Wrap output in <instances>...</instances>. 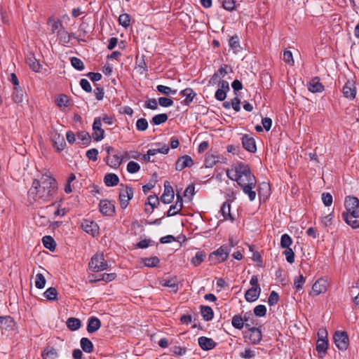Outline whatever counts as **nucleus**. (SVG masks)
<instances>
[{
    "instance_id": "obj_41",
    "label": "nucleus",
    "mask_w": 359,
    "mask_h": 359,
    "mask_svg": "<svg viewBox=\"0 0 359 359\" xmlns=\"http://www.w3.org/2000/svg\"><path fill=\"white\" fill-rule=\"evenodd\" d=\"M231 324L233 327L241 330L244 327V319L240 315H235L232 318Z\"/></svg>"
},
{
    "instance_id": "obj_16",
    "label": "nucleus",
    "mask_w": 359,
    "mask_h": 359,
    "mask_svg": "<svg viewBox=\"0 0 359 359\" xmlns=\"http://www.w3.org/2000/svg\"><path fill=\"white\" fill-rule=\"evenodd\" d=\"M51 141L58 151H62L65 146L66 142L64 137L57 132H53L51 133Z\"/></svg>"
},
{
    "instance_id": "obj_44",
    "label": "nucleus",
    "mask_w": 359,
    "mask_h": 359,
    "mask_svg": "<svg viewBox=\"0 0 359 359\" xmlns=\"http://www.w3.org/2000/svg\"><path fill=\"white\" fill-rule=\"evenodd\" d=\"M183 208V204L175 203L170 206L168 211L167 212V217L174 216L181 211Z\"/></svg>"
},
{
    "instance_id": "obj_57",
    "label": "nucleus",
    "mask_w": 359,
    "mask_h": 359,
    "mask_svg": "<svg viewBox=\"0 0 359 359\" xmlns=\"http://www.w3.org/2000/svg\"><path fill=\"white\" fill-rule=\"evenodd\" d=\"M254 313L256 316L263 317L266 313V308L264 305H257L254 309Z\"/></svg>"
},
{
    "instance_id": "obj_37",
    "label": "nucleus",
    "mask_w": 359,
    "mask_h": 359,
    "mask_svg": "<svg viewBox=\"0 0 359 359\" xmlns=\"http://www.w3.org/2000/svg\"><path fill=\"white\" fill-rule=\"evenodd\" d=\"M229 44L230 48L232 49L235 53L241 50L240 41L237 35H234L230 38Z\"/></svg>"
},
{
    "instance_id": "obj_23",
    "label": "nucleus",
    "mask_w": 359,
    "mask_h": 359,
    "mask_svg": "<svg viewBox=\"0 0 359 359\" xmlns=\"http://www.w3.org/2000/svg\"><path fill=\"white\" fill-rule=\"evenodd\" d=\"M15 325V321L10 316H0V330L12 329Z\"/></svg>"
},
{
    "instance_id": "obj_48",
    "label": "nucleus",
    "mask_w": 359,
    "mask_h": 359,
    "mask_svg": "<svg viewBox=\"0 0 359 359\" xmlns=\"http://www.w3.org/2000/svg\"><path fill=\"white\" fill-rule=\"evenodd\" d=\"M118 22L119 24L127 28L130 25V15L127 13H123L119 15L118 17Z\"/></svg>"
},
{
    "instance_id": "obj_10",
    "label": "nucleus",
    "mask_w": 359,
    "mask_h": 359,
    "mask_svg": "<svg viewBox=\"0 0 359 359\" xmlns=\"http://www.w3.org/2000/svg\"><path fill=\"white\" fill-rule=\"evenodd\" d=\"M174 191L170 182L165 181L164 183V191L161 197V201L165 204L170 203L174 199Z\"/></svg>"
},
{
    "instance_id": "obj_29",
    "label": "nucleus",
    "mask_w": 359,
    "mask_h": 359,
    "mask_svg": "<svg viewBox=\"0 0 359 359\" xmlns=\"http://www.w3.org/2000/svg\"><path fill=\"white\" fill-rule=\"evenodd\" d=\"M80 344L82 350L87 353H90L94 350L93 344L88 338H81Z\"/></svg>"
},
{
    "instance_id": "obj_28",
    "label": "nucleus",
    "mask_w": 359,
    "mask_h": 359,
    "mask_svg": "<svg viewBox=\"0 0 359 359\" xmlns=\"http://www.w3.org/2000/svg\"><path fill=\"white\" fill-rule=\"evenodd\" d=\"M122 161L123 158L117 154H114L111 156H108L107 158V165L115 169L119 167Z\"/></svg>"
},
{
    "instance_id": "obj_17",
    "label": "nucleus",
    "mask_w": 359,
    "mask_h": 359,
    "mask_svg": "<svg viewBox=\"0 0 359 359\" xmlns=\"http://www.w3.org/2000/svg\"><path fill=\"white\" fill-rule=\"evenodd\" d=\"M242 144L244 149L251 153H255L257 150L255 139L248 135L243 136Z\"/></svg>"
},
{
    "instance_id": "obj_64",
    "label": "nucleus",
    "mask_w": 359,
    "mask_h": 359,
    "mask_svg": "<svg viewBox=\"0 0 359 359\" xmlns=\"http://www.w3.org/2000/svg\"><path fill=\"white\" fill-rule=\"evenodd\" d=\"M80 86L82 88V89L87 93H90L92 91V88H91L90 83L86 79H81Z\"/></svg>"
},
{
    "instance_id": "obj_12",
    "label": "nucleus",
    "mask_w": 359,
    "mask_h": 359,
    "mask_svg": "<svg viewBox=\"0 0 359 359\" xmlns=\"http://www.w3.org/2000/svg\"><path fill=\"white\" fill-rule=\"evenodd\" d=\"M99 206L100 212L104 215L111 216L115 212L114 203L108 200L100 201Z\"/></svg>"
},
{
    "instance_id": "obj_63",
    "label": "nucleus",
    "mask_w": 359,
    "mask_h": 359,
    "mask_svg": "<svg viewBox=\"0 0 359 359\" xmlns=\"http://www.w3.org/2000/svg\"><path fill=\"white\" fill-rule=\"evenodd\" d=\"M322 201L325 206H330L332 203V196L330 193H323L322 194Z\"/></svg>"
},
{
    "instance_id": "obj_32",
    "label": "nucleus",
    "mask_w": 359,
    "mask_h": 359,
    "mask_svg": "<svg viewBox=\"0 0 359 359\" xmlns=\"http://www.w3.org/2000/svg\"><path fill=\"white\" fill-rule=\"evenodd\" d=\"M231 205L228 202H224L221 207V212L224 217V220L230 219L231 221H233V217L231 215L230 212Z\"/></svg>"
},
{
    "instance_id": "obj_27",
    "label": "nucleus",
    "mask_w": 359,
    "mask_h": 359,
    "mask_svg": "<svg viewBox=\"0 0 359 359\" xmlns=\"http://www.w3.org/2000/svg\"><path fill=\"white\" fill-rule=\"evenodd\" d=\"M160 284L163 287H168L171 288L175 292H177L179 289L176 278L163 279L161 280Z\"/></svg>"
},
{
    "instance_id": "obj_43",
    "label": "nucleus",
    "mask_w": 359,
    "mask_h": 359,
    "mask_svg": "<svg viewBox=\"0 0 359 359\" xmlns=\"http://www.w3.org/2000/svg\"><path fill=\"white\" fill-rule=\"evenodd\" d=\"M306 279L302 274L297 276L294 279V286L297 292L303 289V285L305 283Z\"/></svg>"
},
{
    "instance_id": "obj_18",
    "label": "nucleus",
    "mask_w": 359,
    "mask_h": 359,
    "mask_svg": "<svg viewBox=\"0 0 359 359\" xmlns=\"http://www.w3.org/2000/svg\"><path fill=\"white\" fill-rule=\"evenodd\" d=\"M260 292V287H252L246 291L245 299L248 302H253L259 298Z\"/></svg>"
},
{
    "instance_id": "obj_4",
    "label": "nucleus",
    "mask_w": 359,
    "mask_h": 359,
    "mask_svg": "<svg viewBox=\"0 0 359 359\" xmlns=\"http://www.w3.org/2000/svg\"><path fill=\"white\" fill-rule=\"evenodd\" d=\"M231 248L227 245L220 246L217 250L213 251L209 255V261L210 264H217L222 263L227 259Z\"/></svg>"
},
{
    "instance_id": "obj_15",
    "label": "nucleus",
    "mask_w": 359,
    "mask_h": 359,
    "mask_svg": "<svg viewBox=\"0 0 359 359\" xmlns=\"http://www.w3.org/2000/svg\"><path fill=\"white\" fill-rule=\"evenodd\" d=\"M194 165V161L192 158L188 156L184 155L180 157L176 163H175V169L177 170L181 171L187 167H191Z\"/></svg>"
},
{
    "instance_id": "obj_33",
    "label": "nucleus",
    "mask_w": 359,
    "mask_h": 359,
    "mask_svg": "<svg viewBox=\"0 0 359 359\" xmlns=\"http://www.w3.org/2000/svg\"><path fill=\"white\" fill-rule=\"evenodd\" d=\"M57 34L60 38V40L65 43H67L70 41L72 37H74L73 34L68 33L64 27H62L57 32Z\"/></svg>"
},
{
    "instance_id": "obj_49",
    "label": "nucleus",
    "mask_w": 359,
    "mask_h": 359,
    "mask_svg": "<svg viewBox=\"0 0 359 359\" xmlns=\"http://www.w3.org/2000/svg\"><path fill=\"white\" fill-rule=\"evenodd\" d=\"M292 243V240L288 234L284 233L281 236L280 246L282 248H290Z\"/></svg>"
},
{
    "instance_id": "obj_40",
    "label": "nucleus",
    "mask_w": 359,
    "mask_h": 359,
    "mask_svg": "<svg viewBox=\"0 0 359 359\" xmlns=\"http://www.w3.org/2000/svg\"><path fill=\"white\" fill-rule=\"evenodd\" d=\"M205 257L206 255L205 252L203 251H198L192 258L191 263L196 266H199L204 261Z\"/></svg>"
},
{
    "instance_id": "obj_26",
    "label": "nucleus",
    "mask_w": 359,
    "mask_h": 359,
    "mask_svg": "<svg viewBox=\"0 0 359 359\" xmlns=\"http://www.w3.org/2000/svg\"><path fill=\"white\" fill-rule=\"evenodd\" d=\"M104 182L107 187H114L119 182V178L114 173H108L104 177Z\"/></svg>"
},
{
    "instance_id": "obj_14",
    "label": "nucleus",
    "mask_w": 359,
    "mask_h": 359,
    "mask_svg": "<svg viewBox=\"0 0 359 359\" xmlns=\"http://www.w3.org/2000/svg\"><path fill=\"white\" fill-rule=\"evenodd\" d=\"M342 93L345 97L349 100L354 99L356 95L355 83L352 81H348L343 87Z\"/></svg>"
},
{
    "instance_id": "obj_9",
    "label": "nucleus",
    "mask_w": 359,
    "mask_h": 359,
    "mask_svg": "<svg viewBox=\"0 0 359 359\" xmlns=\"http://www.w3.org/2000/svg\"><path fill=\"white\" fill-rule=\"evenodd\" d=\"M93 137L94 140L101 141L104 137V131L102 128V120L100 117H96L93 124Z\"/></svg>"
},
{
    "instance_id": "obj_50",
    "label": "nucleus",
    "mask_w": 359,
    "mask_h": 359,
    "mask_svg": "<svg viewBox=\"0 0 359 359\" xmlns=\"http://www.w3.org/2000/svg\"><path fill=\"white\" fill-rule=\"evenodd\" d=\"M157 204H159V199L156 195H150L145 203V205H149L151 206V212H153Z\"/></svg>"
},
{
    "instance_id": "obj_34",
    "label": "nucleus",
    "mask_w": 359,
    "mask_h": 359,
    "mask_svg": "<svg viewBox=\"0 0 359 359\" xmlns=\"http://www.w3.org/2000/svg\"><path fill=\"white\" fill-rule=\"evenodd\" d=\"M250 332H251L250 339L252 341L253 344H258L262 340V332L259 328L252 327L250 329Z\"/></svg>"
},
{
    "instance_id": "obj_47",
    "label": "nucleus",
    "mask_w": 359,
    "mask_h": 359,
    "mask_svg": "<svg viewBox=\"0 0 359 359\" xmlns=\"http://www.w3.org/2000/svg\"><path fill=\"white\" fill-rule=\"evenodd\" d=\"M116 277V273H103L100 275V278L98 279H90L91 283L103 280L105 282H111L113 280H114Z\"/></svg>"
},
{
    "instance_id": "obj_11",
    "label": "nucleus",
    "mask_w": 359,
    "mask_h": 359,
    "mask_svg": "<svg viewBox=\"0 0 359 359\" xmlns=\"http://www.w3.org/2000/svg\"><path fill=\"white\" fill-rule=\"evenodd\" d=\"M81 227L84 231L86 233L95 236L99 233V226L96 222L90 221V220H84L81 224Z\"/></svg>"
},
{
    "instance_id": "obj_6",
    "label": "nucleus",
    "mask_w": 359,
    "mask_h": 359,
    "mask_svg": "<svg viewBox=\"0 0 359 359\" xmlns=\"http://www.w3.org/2000/svg\"><path fill=\"white\" fill-rule=\"evenodd\" d=\"M133 197V189L130 186L121 185L119 192V202L121 208L126 209L128 205V202Z\"/></svg>"
},
{
    "instance_id": "obj_36",
    "label": "nucleus",
    "mask_w": 359,
    "mask_h": 359,
    "mask_svg": "<svg viewBox=\"0 0 359 359\" xmlns=\"http://www.w3.org/2000/svg\"><path fill=\"white\" fill-rule=\"evenodd\" d=\"M44 247L50 251H54L56 247L55 240L50 236H46L42 238Z\"/></svg>"
},
{
    "instance_id": "obj_7",
    "label": "nucleus",
    "mask_w": 359,
    "mask_h": 359,
    "mask_svg": "<svg viewBox=\"0 0 359 359\" xmlns=\"http://www.w3.org/2000/svg\"><path fill=\"white\" fill-rule=\"evenodd\" d=\"M333 339L336 346L339 350L345 351L348 348L349 339L348 334L345 331H336Z\"/></svg>"
},
{
    "instance_id": "obj_55",
    "label": "nucleus",
    "mask_w": 359,
    "mask_h": 359,
    "mask_svg": "<svg viewBox=\"0 0 359 359\" xmlns=\"http://www.w3.org/2000/svg\"><path fill=\"white\" fill-rule=\"evenodd\" d=\"M160 106L163 107H169L173 105V100L165 97H161L158 100Z\"/></svg>"
},
{
    "instance_id": "obj_61",
    "label": "nucleus",
    "mask_w": 359,
    "mask_h": 359,
    "mask_svg": "<svg viewBox=\"0 0 359 359\" xmlns=\"http://www.w3.org/2000/svg\"><path fill=\"white\" fill-rule=\"evenodd\" d=\"M283 60L290 66H292L294 65L293 56L291 51L285 50L284 52Z\"/></svg>"
},
{
    "instance_id": "obj_42",
    "label": "nucleus",
    "mask_w": 359,
    "mask_h": 359,
    "mask_svg": "<svg viewBox=\"0 0 359 359\" xmlns=\"http://www.w3.org/2000/svg\"><path fill=\"white\" fill-rule=\"evenodd\" d=\"M168 118V116L166 114H159L155 115L151 121V123L153 125H160L167 121Z\"/></svg>"
},
{
    "instance_id": "obj_25",
    "label": "nucleus",
    "mask_w": 359,
    "mask_h": 359,
    "mask_svg": "<svg viewBox=\"0 0 359 359\" xmlns=\"http://www.w3.org/2000/svg\"><path fill=\"white\" fill-rule=\"evenodd\" d=\"M327 348L328 341L326 339V337L319 338L316 342V351L320 355V357H323V355H321V353H323V355L326 353Z\"/></svg>"
},
{
    "instance_id": "obj_21",
    "label": "nucleus",
    "mask_w": 359,
    "mask_h": 359,
    "mask_svg": "<svg viewBox=\"0 0 359 359\" xmlns=\"http://www.w3.org/2000/svg\"><path fill=\"white\" fill-rule=\"evenodd\" d=\"M26 62L29 67L35 72H39L41 68V65L39 61L36 59L33 53H29L26 57Z\"/></svg>"
},
{
    "instance_id": "obj_52",
    "label": "nucleus",
    "mask_w": 359,
    "mask_h": 359,
    "mask_svg": "<svg viewBox=\"0 0 359 359\" xmlns=\"http://www.w3.org/2000/svg\"><path fill=\"white\" fill-rule=\"evenodd\" d=\"M46 279L42 273H37L35 277V286L39 289L45 287Z\"/></svg>"
},
{
    "instance_id": "obj_5",
    "label": "nucleus",
    "mask_w": 359,
    "mask_h": 359,
    "mask_svg": "<svg viewBox=\"0 0 359 359\" xmlns=\"http://www.w3.org/2000/svg\"><path fill=\"white\" fill-rule=\"evenodd\" d=\"M88 266L89 269L94 272L102 271L108 268V264L105 261L103 254H95L93 255Z\"/></svg>"
},
{
    "instance_id": "obj_13",
    "label": "nucleus",
    "mask_w": 359,
    "mask_h": 359,
    "mask_svg": "<svg viewBox=\"0 0 359 359\" xmlns=\"http://www.w3.org/2000/svg\"><path fill=\"white\" fill-rule=\"evenodd\" d=\"M256 184L257 181L255 177H250L248 185H245L244 187H241L243 191L248 196L249 200L250 201H253L256 197V192L253 191Z\"/></svg>"
},
{
    "instance_id": "obj_62",
    "label": "nucleus",
    "mask_w": 359,
    "mask_h": 359,
    "mask_svg": "<svg viewBox=\"0 0 359 359\" xmlns=\"http://www.w3.org/2000/svg\"><path fill=\"white\" fill-rule=\"evenodd\" d=\"M98 155V150L97 149H90L86 152V157L93 161H97Z\"/></svg>"
},
{
    "instance_id": "obj_19",
    "label": "nucleus",
    "mask_w": 359,
    "mask_h": 359,
    "mask_svg": "<svg viewBox=\"0 0 359 359\" xmlns=\"http://www.w3.org/2000/svg\"><path fill=\"white\" fill-rule=\"evenodd\" d=\"M198 341L200 347L204 351L211 350L217 345L212 339L206 337H201Z\"/></svg>"
},
{
    "instance_id": "obj_59",
    "label": "nucleus",
    "mask_w": 359,
    "mask_h": 359,
    "mask_svg": "<svg viewBox=\"0 0 359 359\" xmlns=\"http://www.w3.org/2000/svg\"><path fill=\"white\" fill-rule=\"evenodd\" d=\"M283 254L285 255V259L288 263H290V264L294 263V253L290 248H285V250L283 252Z\"/></svg>"
},
{
    "instance_id": "obj_56",
    "label": "nucleus",
    "mask_w": 359,
    "mask_h": 359,
    "mask_svg": "<svg viewBox=\"0 0 359 359\" xmlns=\"http://www.w3.org/2000/svg\"><path fill=\"white\" fill-rule=\"evenodd\" d=\"M136 128L140 131H144L148 128V122L144 118H139L136 122Z\"/></svg>"
},
{
    "instance_id": "obj_20",
    "label": "nucleus",
    "mask_w": 359,
    "mask_h": 359,
    "mask_svg": "<svg viewBox=\"0 0 359 359\" xmlns=\"http://www.w3.org/2000/svg\"><path fill=\"white\" fill-rule=\"evenodd\" d=\"M308 89L311 93H321L324 90V86L320 82L319 78L315 77L309 82Z\"/></svg>"
},
{
    "instance_id": "obj_46",
    "label": "nucleus",
    "mask_w": 359,
    "mask_h": 359,
    "mask_svg": "<svg viewBox=\"0 0 359 359\" xmlns=\"http://www.w3.org/2000/svg\"><path fill=\"white\" fill-rule=\"evenodd\" d=\"M43 295L48 300H56L57 291L55 287H50L45 291Z\"/></svg>"
},
{
    "instance_id": "obj_54",
    "label": "nucleus",
    "mask_w": 359,
    "mask_h": 359,
    "mask_svg": "<svg viewBox=\"0 0 359 359\" xmlns=\"http://www.w3.org/2000/svg\"><path fill=\"white\" fill-rule=\"evenodd\" d=\"M77 137L83 144H88L90 142V136L88 133L86 131H81L77 133Z\"/></svg>"
},
{
    "instance_id": "obj_3",
    "label": "nucleus",
    "mask_w": 359,
    "mask_h": 359,
    "mask_svg": "<svg viewBox=\"0 0 359 359\" xmlns=\"http://www.w3.org/2000/svg\"><path fill=\"white\" fill-rule=\"evenodd\" d=\"M226 175L230 180L236 181L241 187L248 185L250 177H255L251 173L249 166L243 163L236 165L230 170H227Z\"/></svg>"
},
{
    "instance_id": "obj_1",
    "label": "nucleus",
    "mask_w": 359,
    "mask_h": 359,
    "mask_svg": "<svg viewBox=\"0 0 359 359\" xmlns=\"http://www.w3.org/2000/svg\"><path fill=\"white\" fill-rule=\"evenodd\" d=\"M57 191V184L50 172L43 174L39 180H34L28 190L27 198L30 203L50 202Z\"/></svg>"
},
{
    "instance_id": "obj_31",
    "label": "nucleus",
    "mask_w": 359,
    "mask_h": 359,
    "mask_svg": "<svg viewBox=\"0 0 359 359\" xmlns=\"http://www.w3.org/2000/svg\"><path fill=\"white\" fill-rule=\"evenodd\" d=\"M43 359H56L58 357L57 351L53 347H48L41 353Z\"/></svg>"
},
{
    "instance_id": "obj_51",
    "label": "nucleus",
    "mask_w": 359,
    "mask_h": 359,
    "mask_svg": "<svg viewBox=\"0 0 359 359\" xmlns=\"http://www.w3.org/2000/svg\"><path fill=\"white\" fill-rule=\"evenodd\" d=\"M71 64L74 68L79 71L84 69L85 66L83 61L76 57H72L71 58Z\"/></svg>"
},
{
    "instance_id": "obj_8",
    "label": "nucleus",
    "mask_w": 359,
    "mask_h": 359,
    "mask_svg": "<svg viewBox=\"0 0 359 359\" xmlns=\"http://www.w3.org/2000/svg\"><path fill=\"white\" fill-rule=\"evenodd\" d=\"M327 280L324 278H318L312 286V292L310 294L314 296L326 292L327 290Z\"/></svg>"
},
{
    "instance_id": "obj_45",
    "label": "nucleus",
    "mask_w": 359,
    "mask_h": 359,
    "mask_svg": "<svg viewBox=\"0 0 359 359\" xmlns=\"http://www.w3.org/2000/svg\"><path fill=\"white\" fill-rule=\"evenodd\" d=\"M156 90L158 92L165 95H174L177 93V90H173L171 88L163 85H158L156 86Z\"/></svg>"
},
{
    "instance_id": "obj_53",
    "label": "nucleus",
    "mask_w": 359,
    "mask_h": 359,
    "mask_svg": "<svg viewBox=\"0 0 359 359\" xmlns=\"http://www.w3.org/2000/svg\"><path fill=\"white\" fill-rule=\"evenodd\" d=\"M222 7L228 11H233L236 8V2L234 0H224Z\"/></svg>"
},
{
    "instance_id": "obj_22",
    "label": "nucleus",
    "mask_w": 359,
    "mask_h": 359,
    "mask_svg": "<svg viewBox=\"0 0 359 359\" xmlns=\"http://www.w3.org/2000/svg\"><path fill=\"white\" fill-rule=\"evenodd\" d=\"M101 327L100 320L96 317H90L88 318L87 331L89 333H93L97 331Z\"/></svg>"
},
{
    "instance_id": "obj_24",
    "label": "nucleus",
    "mask_w": 359,
    "mask_h": 359,
    "mask_svg": "<svg viewBox=\"0 0 359 359\" xmlns=\"http://www.w3.org/2000/svg\"><path fill=\"white\" fill-rule=\"evenodd\" d=\"M180 94L182 96L185 97L183 102L186 105H189L196 95L193 89L191 88H187L184 90H181Z\"/></svg>"
},
{
    "instance_id": "obj_39",
    "label": "nucleus",
    "mask_w": 359,
    "mask_h": 359,
    "mask_svg": "<svg viewBox=\"0 0 359 359\" xmlns=\"http://www.w3.org/2000/svg\"><path fill=\"white\" fill-rule=\"evenodd\" d=\"M142 263L147 267H155L157 266L160 262L159 259L156 257H146L142 259Z\"/></svg>"
},
{
    "instance_id": "obj_30",
    "label": "nucleus",
    "mask_w": 359,
    "mask_h": 359,
    "mask_svg": "<svg viewBox=\"0 0 359 359\" xmlns=\"http://www.w3.org/2000/svg\"><path fill=\"white\" fill-rule=\"evenodd\" d=\"M201 313L205 321L211 320L213 318L214 313L210 306H201Z\"/></svg>"
},
{
    "instance_id": "obj_60",
    "label": "nucleus",
    "mask_w": 359,
    "mask_h": 359,
    "mask_svg": "<svg viewBox=\"0 0 359 359\" xmlns=\"http://www.w3.org/2000/svg\"><path fill=\"white\" fill-rule=\"evenodd\" d=\"M278 300H279L278 294L275 291H272L269 297L268 304L270 306H273L278 303Z\"/></svg>"
},
{
    "instance_id": "obj_58",
    "label": "nucleus",
    "mask_w": 359,
    "mask_h": 359,
    "mask_svg": "<svg viewBox=\"0 0 359 359\" xmlns=\"http://www.w3.org/2000/svg\"><path fill=\"white\" fill-rule=\"evenodd\" d=\"M140 170V165L135 161H130L127 165V171L130 173L137 172Z\"/></svg>"
},
{
    "instance_id": "obj_35",
    "label": "nucleus",
    "mask_w": 359,
    "mask_h": 359,
    "mask_svg": "<svg viewBox=\"0 0 359 359\" xmlns=\"http://www.w3.org/2000/svg\"><path fill=\"white\" fill-rule=\"evenodd\" d=\"M67 326L69 330L76 331L81 327V322L79 318H69L67 320Z\"/></svg>"
},
{
    "instance_id": "obj_2",
    "label": "nucleus",
    "mask_w": 359,
    "mask_h": 359,
    "mask_svg": "<svg viewBox=\"0 0 359 359\" xmlns=\"http://www.w3.org/2000/svg\"><path fill=\"white\" fill-rule=\"evenodd\" d=\"M345 211L341 217L352 229H359V199L355 196H348L344 201Z\"/></svg>"
},
{
    "instance_id": "obj_38",
    "label": "nucleus",
    "mask_w": 359,
    "mask_h": 359,
    "mask_svg": "<svg viewBox=\"0 0 359 359\" xmlns=\"http://www.w3.org/2000/svg\"><path fill=\"white\" fill-rule=\"evenodd\" d=\"M13 100L17 103H21L23 100V91L20 87H14L12 95Z\"/></svg>"
}]
</instances>
